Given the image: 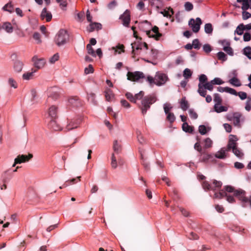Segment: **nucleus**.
Wrapping results in <instances>:
<instances>
[{
	"mask_svg": "<svg viewBox=\"0 0 251 251\" xmlns=\"http://www.w3.org/2000/svg\"><path fill=\"white\" fill-rule=\"evenodd\" d=\"M30 95L31 96V100L34 103L36 101L37 94L36 92L34 89L31 90L30 92Z\"/></svg>",
	"mask_w": 251,
	"mask_h": 251,
	"instance_id": "55",
	"label": "nucleus"
},
{
	"mask_svg": "<svg viewBox=\"0 0 251 251\" xmlns=\"http://www.w3.org/2000/svg\"><path fill=\"white\" fill-rule=\"evenodd\" d=\"M202 21L200 18H197L196 19L191 18L188 22V25L192 30L194 33H198L202 24Z\"/></svg>",
	"mask_w": 251,
	"mask_h": 251,
	"instance_id": "8",
	"label": "nucleus"
},
{
	"mask_svg": "<svg viewBox=\"0 0 251 251\" xmlns=\"http://www.w3.org/2000/svg\"><path fill=\"white\" fill-rule=\"evenodd\" d=\"M105 96L106 100L111 101L113 100L114 95L111 90L110 89H106L105 91Z\"/></svg>",
	"mask_w": 251,
	"mask_h": 251,
	"instance_id": "30",
	"label": "nucleus"
},
{
	"mask_svg": "<svg viewBox=\"0 0 251 251\" xmlns=\"http://www.w3.org/2000/svg\"><path fill=\"white\" fill-rule=\"evenodd\" d=\"M23 66L24 64L21 61L16 60L13 61V69L15 72L18 73H20L23 69Z\"/></svg>",
	"mask_w": 251,
	"mask_h": 251,
	"instance_id": "21",
	"label": "nucleus"
},
{
	"mask_svg": "<svg viewBox=\"0 0 251 251\" xmlns=\"http://www.w3.org/2000/svg\"><path fill=\"white\" fill-rule=\"evenodd\" d=\"M120 19L123 22V24L125 26H128L130 21L129 11L126 10L124 14L120 16Z\"/></svg>",
	"mask_w": 251,
	"mask_h": 251,
	"instance_id": "18",
	"label": "nucleus"
},
{
	"mask_svg": "<svg viewBox=\"0 0 251 251\" xmlns=\"http://www.w3.org/2000/svg\"><path fill=\"white\" fill-rule=\"evenodd\" d=\"M211 130V127L209 126H205L204 125H201L199 127V132L201 135H205L208 132L210 131Z\"/></svg>",
	"mask_w": 251,
	"mask_h": 251,
	"instance_id": "31",
	"label": "nucleus"
},
{
	"mask_svg": "<svg viewBox=\"0 0 251 251\" xmlns=\"http://www.w3.org/2000/svg\"><path fill=\"white\" fill-rule=\"evenodd\" d=\"M156 100V98L154 95H150L145 97L141 101L142 106L141 107L143 114L146 113L150 105L154 103Z\"/></svg>",
	"mask_w": 251,
	"mask_h": 251,
	"instance_id": "4",
	"label": "nucleus"
},
{
	"mask_svg": "<svg viewBox=\"0 0 251 251\" xmlns=\"http://www.w3.org/2000/svg\"><path fill=\"white\" fill-rule=\"evenodd\" d=\"M159 52V51L155 49L148 50L147 58L143 59L147 62L151 63L149 59H156L158 57Z\"/></svg>",
	"mask_w": 251,
	"mask_h": 251,
	"instance_id": "15",
	"label": "nucleus"
},
{
	"mask_svg": "<svg viewBox=\"0 0 251 251\" xmlns=\"http://www.w3.org/2000/svg\"><path fill=\"white\" fill-rule=\"evenodd\" d=\"M192 75V72L189 69L186 68L183 71V76L185 78H188Z\"/></svg>",
	"mask_w": 251,
	"mask_h": 251,
	"instance_id": "58",
	"label": "nucleus"
},
{
	"mask_svg": "<svg viewBox=\"0 0 251 251\" xmlns=\"http://www.w3.org/2000/svg\"><path fill=\"white\" fill-rule=\"evenodd\" d=\"M202 48L203 51L207 53H209L212 50V48L211 46L208 44H204Z\"/></svg>",
	"mask_w": 251,
	"mask_h": 251,
	"instance_id": "63",
	"label": "nucleus"
},
{
	"mask_svg": "<svg viewBox=\"0 0 251 251\" xmlns=\"http://www.w3.org/2000/svg\"><path fill=\"white\" fill-rule=\"evenodd\" d=\"M237 2L242 4V10H247L251 8V0H237Z\"/></svg>",
	"mask_w": 251,
	"mask_h": 251,
	"instance_id": "23",
	"label": "nucleus"
},
{
	"mask_svg": "<svg viewBox=\"0 0 251 251\" xmlns=\"http://www.w3.org/2000/svg\"><path fill=\"white\" fill-rule=\"evenodd\" d=\"M60 90L57 87H50L47 90L48 99L51 98L53 100L57 99L60 95Z\"/></svg>",
	"mask_w": 251,
	"mask_h": 251,
	"instance_id": "11",
	"label": "nucleus"
},
{
	"mask_svg": "<svg viewBox=\"0 0 251 251\" xmlns=\"http://www.w3.org/2000/svg\"><path fill=\"white\" fill-rule=\"evenodd\" d=\"M151 34L152 36H149V37H152L154 38L156 40H158L159 38L162 36V34L158 32V28L156 26H153L151 30Z\"/></svg>",
	"mask_w": 251,
	"mask_h": 251,
	"instance_id": "22",
	"label": "nucleus"
},
{
	"mask_svg": "<svg viewBox=\"0 0 251 251\" xmlns=\"http://www.w3.org/2000/svg\"><path fill=\"white\" fill-rule=\"evenodd\" d=\"M3 9L5 11L12 13L13 11V8L11 3H7L3 7Z\"/></svg>",
	"mask_w": 251,
	"mask_h": 251,
	"instance_id": "57",
	"label": "nucleus"
},
{
	"mask_svg": "<svg viewBox=\"0 0 251 251\" xmlns=\"http://www.w3.org/2000/svg\"><path fill=\"white\" fill-rule=\"evenodd\" d=\"M226 191L223 190H221L218 193H215L214 198L217 199H221L226 196Z\"/></svg>",
	"mask_w": 251,
	"mask_h": 251,
	"instance_id": "48",
	"label": "nucleus"
},
{
	"mask_svg": "<svg viewBox=\"0 0 251 251\" xmlns=\"http://www.w3.org/2000/svg\"><path fill=\"white\" fill-rule=\"evenodd\" d=\"M246 110L250 111L251 110V98L248 97V100L246 102V105L245 107Z\"/></svg>",
	"mask_w": 251,
	"mask_h": 251,
	"instance_id": "56",
	"label": "nucleus"
},
{
	"mask_svg": "<svg viewBox=\"0 0 251 251\" xmlns=\"http://www.w3.org/2000/svg\"><path fill=\"white\" fill-rule=\"evenodd\" d=\"M111 165L112 167L114 169H115L118 166V162L117 161V158L115 155L114 153H112L111 156Z\"/></svg>",
	"mask_w": 251,
	"mask_h": 251,
	"instance_id": "45",
	"label": "nucleus"
},
{
	"mask_svg": "<svg viewBox=\"0 0 251 251\" xmlns=\"http://www.w3.org/2000/svg\"><path fill=\"white\" fill-rule=\"evenodd\" d=\"M2 28L7 33H11L13 31L14 28H18V26L15 23H13V25L10 22H4L2 25Z\"/></svg>",
	"mask_w": 251,
	"mask_h": 251,
	"instance_id": "16",
	"label": "nucleus"
},
{
	"mask_svg": "<svg viewBox=\"0 0 251 251\" xmlns=\"http://www.w3.org/2000/svg\"><path fill=\"white\" fill-rule=\"evenodd\" d=\"M226 191V200L230 203H233L235 201L234 197L228 194L227 193H233L234 196L237 197L242 202L243 206H246L247 204H249L251 207V196L249 197H246V192L241 189H235L231 186H227L225 187Z\"/></svg>",
	"mask_w": 251,
	"mask_h": 251,
	"instance_id": "1",
	"label": "nucleus"
},
{
	"mask_svg": "<svg viewBox=\"0 0 251 251\" xmlns=\"http://www.w3.org/2000/svg\"><path fill=\"white\" fill-rule=\"evenodd\" d=\"M182 128L183 130L186 132H192L193 130V127L189 126L186 122H184L183 124Z\"/></svg>",
	"mask_w": 251,
	"mask_h": 251,
	"instance_id": "44",
	"label": "nucleus"
},
{
	"mask_svg": "<svg viewBox=\"0 0 251 251\" xmlns=\"http://www.w3.org/2000/svg\"><path fill=\"white\" fill-rule=\"evenodd\" d=\"M86 48H87L88 53L89 54H91L92 56H93L94 57L96 56V54L90 44H88L87 45Z\"/></svg>",
	"mask_w": 251,
	"mask_h": 251,
	"instance_id": "51",
	"label": "nucleus"
},
{
	"mask_svg": "<svg viewBox=\"0 0 251 251\" xmlns=\"http://www.w3.org/2000/svg\"><path fill=\"white\" fill-rule=\"evenodd\" d=\"M189 116L191 118L193 119H196L198 118V115L197 113L194 111V110L192 109H190L188 111Z\"/></svg>",
	"mask_w": 251,
	"mask_h": 251,
	"instance_id": "62",
	"label": "nucleus"
},
{
	"mask_svg": "<svg viewBox=\"0 0 251 251\" xmlns=\"http://www.w3.org/2000/svg\"><path fill=\"white\" fill-rule=\"evenodd\" d=\"M82 121L81 117H78L72 119L66 126V129L68 131L77 128Z\"/></svg>",
	"mask_w": 251,
	"mask_h": 251,
	"instance_id": "10",
	"label": "nucleus"
},
{
	"mask_svg": "<svg viewBox=\"0 0 251 251\" xmlns=\"http://www.w3.org/2000/svg\"><path fill=\"white\" fill-rule=\"evenodd\" d=\"M242 15L244 20H246L251 17V13L246 11L247 10H242Z\"/></svg>",
	"mask_w": 251,
	"mask_h": 251,
	"instance_id": "59",
	"label": "nucleus"
},
{
	"mask_svg": "<svg viewBox=\"0 0 251 251\" xmlns=\"http://www.w3.org/2000/svg\"><path fill=\"white\" fill-rule=\"evenodd\" d=\"M211 81L214 85H221L224 83V81L219 77H215Z\"/></svg>",
	"mask_w": 251,
	"mask_h": 251,
	"instance_id": "54",
	"label": "nucleus"
},
{
	"mask_svg": "<svg viewBox=\"0 0 251 251\" xmlns=\"http://www.w3.org/2000/svg\"><path fill=\"white\" fill-rule=\"evenodd\" d=\"M132 29L133 30V36L136 38L137 41L131 43V45L132 49V54L134 55H139L141 57H144V58H147L148 54V48L147 44L144 42H140L141 38H138L136 35V32L134 30V27H132Z\"/></svg>",
	"mask_w": 251,
	"mask_h": 251,
	"instance_id": "2",
	"label": "nucleus"
},
{
	"mask_svg": "<svg viewBox=\"0 0 251 251\" xmlns=\"http://www.w3.org/2000/svg\"><path fill=\"white\" fill-rule=\"evenodd\" d=\"M228 82L234 86L239 87L241 85L240 80L237 77H232L228 80Z\"/></svg>",
	"mask_w": 251,
	"mask_h": 251,
	"instance_id": "32",
	"label": "nucleus"
},
{
	"mask_svg": "<svg viewBox=\"0 0 251 251\" xmlns=\"http://www.w3.org/2000/svg\"><path fill=\"white\" fill-rule=\"evenodd\" d=\"M40 17L42 20L45 19L47 22H49L52 19V14L50 12L47 10L46 8H44L41 13Z\"/></svg>",
	"mask_w": 251,
	"mask_h": 251,
	"instance_id": "19",
	"label": "nucleus"
},
{
	"mask_svg": "<svg viewBox=\"0 0 251 251\" xmlns=\"http://www.w3.org/2000/svg\"><path fill=\"white\" fill-rule=\"evenodd\" d=\"M49 115L52 119H54L57 116V107L55 105L51 106L48 111Z\"/></svg>",
	"mask_w": 251,
	"mask_h": 251,
	"instance_id": "26",
	"label": "nucleus"
},
{
	"mask_svg": "<svg viewBox=\"0 0 251 251\" xmlns=\"http://www.w3.org/2000/svg\"><path fill=\"white\" fill-rule=\"evenodd\" d=\"M60 56L58 53H56L49 59V62L50 64H54L59 59Z\"/></svg>",
	"mask_w": 251,
	"mask_h": 251,
	"instance_id": "37",
	"label": "nucleus"
},
{
	"mask_svg": "<svg viewBox=\"0 0 251 251\" xmlns=\"http://www.w3.org/2000/svg\"><path fill=\"white\" fill-rule=\"evenodd\" d=\"M223 50L226 52L228 55L230 56L233 55V50L230 47V46L224 47L223 48Z\"/></svg>",
	"mask_w": 251,
	"mask_h": 251,
	"instance_id": "52",
	"label": "nucleus"
},
{
	"mask_svg": "<svg viewBox=\"0 0 251 251\" xmlns=\"http://www.w3.org/2000/svg\"><path fill=\"white\" fill-rule=\"evenodd\" d=\"M227 151H228L227 149L226 148H222L215 153V156L219 159H224L226 156Z\"/></svg>",
	"mask_w": 251,
	"mask_h": 251,
	"instance_id": "24",
	"label": "nucleus"
},
{
	"mask_svg": "<svg viewBox=\"0 0 251 251\" xmlns=\"http://www.w3.org/2000/svg\"><path fill=\"white\" fill-rule=\"evenodd\" d=\"M180 107L183 111H186L188 107L189 104L188 101L186 100L185 97L182 98L180 101Z\"/></svg>",
	"mask_w": 251,
	"mask_h": 251,
	"instance_id": "35",
	"label": "nucleus"
},
{
	"mask_svg": "<svg viewBox=\"0 0 251 251\" xmlns=\"http://www.w3.org/2000/svg\"><path fill=\"white\" fill-rule=\"evenodd\" d=\"M49 126L55 131H59L62 129L61 127L58 123L55 120L52 119L50 122Z\"/></svg>",
	"mask_w": 251,
	"mask_h": 251,
	"instance_id": "27",
	"label": "nucleus"
},
{
	"mask_svg": "<svg viewBox=\"0 0 251 251\" xmlns=\"http://www.w3.org/2000/svg\"><path fill=\"white\" fill-rule=\"evenodd\" d=\"M204 32L208 34L211 35L213 30V26L211 24L207 23L205 24L204 26Z\"/></svg>",
	"mask_w": 251,
	"mask_h": 251,
	"instance_id": "34",
	"label": "nucleus"
},
{
	"mask_svg": "<svg viewBox=\"0 0 251 251\" xmlns=\"http://www.w3.org/2000/svg\"><path fill=\"white\" fill-rule=\"evenodd\" d=\"M89 28L90 29H88V30L90 31H92L94 29H101V25L98 23H91L89 25Z\"/></svg>",
	"mask_w": 251,
	"mask_h": 251,
	"instance_id": "36",
	"label": "nucleus"
},
{
	"mask_svg": "<svg viewBox=\"0 0 251 251\" xmlns=\"http://www.w3.org/2000/svg\"><path fill=\"white\" fill-rule=\"evenodd\" d=\"M233 153L238 157L241 158L243 156L244 153L241 150H240L238 148H236L235 149H233V150H232Z\"/></svg>",
	"mask_w": 251,
	"mask_h": 251,
	"instance_id": "47",
	"label": "nucleus"
},
{
	"mask_svg": "<svg viewBox=\"0 0 251 251\" xmlns=\"http://www.w3.org/2000/svg\"><path fill=\"white\" fill-rule=\"evenodd\" d=\"M222 185V183L221 182L214 180L212 184H210L208 182L205 181L203 182L202 185L205 190H211L215 191L220 189Z\"/></svg>",
	"mask_w": 251,
	"mask_h": 251,
	"instance_id": "9",
	"label": "nucleus"
},
{
	"mask_svg": "<svg viewBox=\"0 0 251 251\" xmlns=\"http://www.w3.org/2000/svg\"><path fill=\"white\" fill-rule=\"evenodd\" d=\"M160 13L162 14L164 17L170 18L174 14V11L173 9L169 7L164 9L163 11H160Z\"/></svg>",
	"mask_w": 251,
	"mask_h": 251,
	"instance_id": "28",
	"label": "nucleus"
},
{
	"mask_svg": "<svg viewBox=\"0 0 251 251\" xmlns=\"http://www.w3.org/2000/svg\"><path fill=\"white\" fill-rule=\"evenodd\" d=\"M69 38V35L67 32L64 29L60 30L56 37V43L59 46L64 45Z\"/></svg>",
	"mask_w": 251,
	"mask_h": 251,
	"instance_id": "7",
	"label": "nucleus"
},
{
	"mask_svg": "<svg viewBox=\"0 0 251 251\" xmlns=\"http://www.w3.org/2000/svg\"><path fill=\"white\" fill-rule=\"evenodd\" d=\"M238 140L237 137L236 135H230L229 136V141L227 146V147L226 148L227 149V151L230 150H233V149H235L237 147V141Z\"/></svg>",
	"mask_w": 251,
	"mask_h": 251,
	"instance_id": "14",
	"label": "nucleus"
},
{
	"mask_svg": "<svg viewBox=\"0 0 251 251\" xmlns=\"http://www.w3.org/2000/svg\"><path fill=\"white\" fill-rule=\"evenodd\" d=\"M113 149L115 153H118L121 151V145L118 141L115 140L113 143Z\"/></svg>",
	"mask_w": 251,
	"mask_h": 251,
	"instance_id": "38",
	"label": "nucleus"
},
{
	"mask_svg": "<svg viewBox=\"0 0 251 251\" xmlns=\"http://www.w3.org/2000/svg\"><path fill=\"white\" fill-rule=\"evenodd\" d=\"M214 101L215 104H221L222 102V99L220 95L217 93L214 94Z\"/></svg>",
	"mask_w": 251,
	"mask_h": 251,
	"instance_id": "46",
	"label": "nucleus"
},
{
	"mask_svg": "<svg viewBox=\"0 0 251 251\" xmlns=\"http://www.w3.org/2000/svg\"><path fill=\"white\" fill-rule=\"evenodd\" d=\"M136 133L138 142L141 144L144 143L145 142V139H144L141 131L139 130H137Z\"/></svg>",
	"mask_w": 251,
	"mask_h": 251,
	"instance_id": "41",
	"label": "nucleus"
},
{
	"mask_svg": "<svg viewBox=\"0 0 251 251\" xmlns=\"http://www.w3.org/2000/svg\"><path fill=\"white\" fill-rule=\"evenodd\" d=\"M217 57L218 59L222 61H225L227 60L226 55L222 51H219L217 53Z\"/></svg>",
	"mask_w": 251,
	"mask_h": 251,
	"instance_id": "50",
	"label": "nucleus"
},
{
	"mask_svg": "<svg viewBox=\"0 0 251 251\" xmlns=\"http://www.w3.org/2000/svg\"><path fill=\"white\" fill-rule=\"evenodd\" d=\"M112 50L114 51V54H116L117 53L120 54L122 52L124 51V47L122 45H120L116 47H112Z\"/></svg>",
	"mask_w": 251,
	"mask_h": 251,
	"instance_id": "39",
	"label": "nucleus"
},
{
	"mask_svg": "<svg viewBox=\"0 0 251 251\" xmlns=\"http://www.w3.org/2000/svg\"><path fill=\"white\" fill-rule=\"evenodd\" d=\"M69 102L74 107H78L81 105L80 101L76 98H71Z\"/></svg>",
	"mask_w": 251,
	"mask_h": 251,
	"instance_id": "33",
	"label": "nucleus"
},
{
	"mask_svg": "<svg viewBox=\"0 0 251 251\" xmlns=\"http://www.w3.org/2000/svg\"><path fill=\"white\" fill-rule=\"evenodd\" d=\"M127 79L132 81H137L140 78H143L144 75L140 72H128L127 74Z\"/></svg>",
	"mask_w": 251,
	"mask_h": 251,
	"instance_id": "12",
	"label": "nucleus"
},
{
	"mask_svg": "<svg viewBox=\"0 0 251 251\" xmlns=\"http://www.w3.org/2000/svg\"><path fill=\"white\" fill-rule=\"evenodd\" d=\"M243 54L246 55L249 59H251V47L248 46L245 47L243 50Z\"/></svg>",
	"mask_w": 251,
	"mask_h": 251,
	"instance_id": "43",
	"label": "nucleus"
},
{
	"mask_svg": "<svg viewBox=\"0 0 251 251\" xmlns=\"http://www.w3.org/2000/svg\"><path fill=\"white\" fill-rule=\"evenodd\" d=\"M147 80L151 86L154 84L160 86L166 83L168 80V77L166 74L160 72H157L154 77L150 75L148 76Z\"/></svg>",
	"mask_w": 251,
	"mask_h": 251,
	"instance_id": "3",
	"label": "nucleus"
},
{
	"mask_svg": "<svg viewBox=\"0 0 251 251\" xmlns=\"http://www.w3.org/2000/svg\"><path fill=\"white\" fill-rule=\"evenodd\" d=\"M151 4L152 6H155L157 8H159L160 6H161L162 3L161 0H152Z\"/></svg>",
	"mask_w": 251,
	"mask_h": 251,
	"instance_id": "53",
	"label": "nucleus"
},
{
	"mask_svg": "<svg viewBox=\"0 0 251 251\" xmlns=\"http://www.w3.org/2000/svg\"><path fill=\"white\" fill-rule=\"evenodd\" d=\"M241 121H244V118H242V115L241 113L239 112H234L233 113L232 123L234 126L240 127V122Z\"/></svg>",
	"mask_w": 251,
	"mask_h": 251,
	"instance_id": "17",
	"label": "nucleus"
},
{
	"mask_svg": "<svg viewBox=\"0 0 251 251\" xmlns=\"http://www.w3.org/2000/svg\"><path fill=\"white\" fill-rule=\"evenodd\" d=\"M34 39L36 41L37 44L41 43L40 34L38 32H35L33 35Z\"/></svg>",
	"mask_w": 251,
	"mask_h": 251,
	"instance_id": "61",
	"label": "nucleus"
},
{
	"mask_svg": "<svg viewBox=\"0 0 251 251\" xmlns=\"http://www.w3.org/2000/svg\"><path fill=\"white\" fill-rule=\"evenodd\" d=\"M139 27L141 30L146 32V34L148 36H152L151 34V24L147 21H144L140 23Z\"/></svg>",
	"mask_w": 251,
	"mask_h": 251,
	"instance_id": "13",
	"label": "nucleus"
},
{
	"mask_svg": "<svg viewBox=\"0 0 251 251\" xmlns=\"http://www.w3.org/2000/svg\"><path fill=\"white\" fill-rule=\"evenodd\" d=\"M31 154L26 155H19L16 158V163H22L28 161L32 157Z\"/></svg>",
	"mask_w": 251,
	"mask_h": 251,
	"instance_id": "20",
	"label": "nucleus"
},
{
	"mask_svg": "<svg viewBox=\"0 0 251 251\" xmlns=\"http://www.w3.org/2000/svg\"><path fill=\"white\" fill-rule=\"evenodd\" d=\"M212 141L209 138H207L204 140V147L205 148H210L212 147Z\"/></svg>",
	"mask_w": 251,
	"mask_h": 251,
	"instance_id": "60",
	"label": "nucleus"
},
{
	"mask_svg": "<svg viewBox=\"0 0 251 251\" xmlns=\"http://www.w3.org/2000/svg\"><path fill=\"white\" fill-rule=\"evenodd\" d=\"M245 30V25L243 24H240L236 28L234 34H237L239 35L243 34Z\"/></svg>",
	"mask_w": 251,
	"mask_h": 251,
	"instance_id": "40",
	"label": "nucleus"
},
{
	"mask_svg": "<svg viewBox=\"0 0 251 251\" xmlns=\"http://www.w3.org/2000/svg\"><path fill=\"white\" fill-rule=\"evenodd\" d=\"M213 83L211 81L206 82L204 84L199 83L198 92L200 96L204 97L206 95V90L212 91L213 89Z\"/></svg>",
	"mask_w": 251,
	"mask_h": 251,
	"instance_id": "5",
	"label": "nucleus"
},
{
	"mask_svg": "<svg viewBox=\"0 0 251 251\" xmlns=\"http://www.w3.org/2000/svg\"><path fill=\"white\" fill-rule=\"evenodd\" d=\"M36 72V70L32 69L31 72H27L24 73L22 75L23 79L25 80H29L32 79Z\"/></svg>",
	"mask_w": 251,
	"mask_h": 251,
	"instance_id": "25",
	"label": "nucleus"
},
{
	"mask_svg": "<svg viewBox=\"0 0 251 251\" xmlns=\"http://www.w3.org/2000/svg\"><path fill=\"white\" fill-rule=\"evenodd\" d=\"M167 115V119L171 123H173L176 119V117L173 113H168L166 114Z\"/></svg>",
	"mask_w": 251,
	"mask_h": 251,
	"instance_id": "64",
	"label": "nucleus"
},
{
	"mask_svg": "<svg viewBox=\"0 0 251 251\" xmlns=\"http://www.w3.org/2000/svg\"><path fill=\"white\" fill-rule=\"evenodd\" d=\"M8 84L10 87L16 89L18 87V84L16 81L12 77H9L8 79Z\"/></svg>",
	"mask_w": 251,
	"mask_h": 251,
	"instance_id": "42",
	"label": "nucleus"
},
{
	"mask_svg": "<svg viewBox=\"0 0 251 251\" xmlns=\"http://www.w3.org/2000/svg\"><path fill=\"white\" fill-rule=\"evenodd\" d=\"M33 66L37 70L44 68L46 64V60L43 57H40L38 55H34L31 58Z\"/></svg>",
	"mask_w": 251,
	"mask_h": 251,
	"instance_id": "6",
	"label": "nucleus"
},
{
	"mask_svg": "<svg viewBox=\"0 0 251 251\" xmlns=\"http://www.w3.org/2000/svg\"><path fill=\"white\" fill-rule=\"evenodd\" d=\"M214 111L218 113L226 112L228 110L227 106H222L221 104H214Z\"/></svg>",
	"mask_w": 251,
	"mask_h": 251,
	"instance_id": "29",
	"label": "nucleus"
},
{
	"mask_svg": "<svg viewBox=\"0 0 251 251\" xmlns=\"http://www.w3.org/2000/svg\"><path fill=\"white\" fill-rule=\"evenodd\" d=\"M184 7L186 11H191L193 9V5L189 1L186 2L184 4Z\"/></svg>",
	"mask_w": 251,
	"mask_h": 251,
	"instance_id": "49",
	"label": "nucleus"
}]
</instances>
